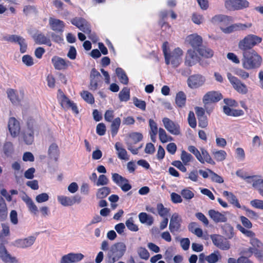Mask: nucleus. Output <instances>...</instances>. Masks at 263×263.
Segmentation results:
<instances>
[{
  "label": "nucleus",
  "instance_id": "f257e3e1",
  "mask_svg": "<svg viewBox=\"0 0 263 263\" xmlns=\"http://www.w3.org/2000/svg\"><path fill=\"white\" fill-rule=\"evenodd\" d=\"M261 57L254 50L242 51V66L247 70L258 68L261 63Z\"/></svg>",
  "mask_w": 263,
  "mask_h": 263
},
{
  "label": "nucleus",
  "instance_id": "f03ea898",
  "mask_svg": "<svg viewBox=\"0 0 263 263\" xmlns=\"http://www.w3.org/2000/svg\"><path fill=\"white\" fill-rule=\"evenodd\" d=\"M126 245L122 242L114 243L111 246L107 255V263H115L119 260L125 254Z\"/></svg>",
  "mask_w": 263,
  "mask_h": 263
},
{
  "label": "nucleus",
  "instance_id": "7ed1b4c3",
  "mask_svg": "<svg viewBox=\"0 0 263 263\" xmlns=\"http://www.w3.org/2000/svg\"><path fill=\"white\" fill-rule=\"evenodd\" d=\"M262 41L261 37L254 34H248L240 40L238 44V48L243 51H249L258 45Z\"/></svg>",
  "mask_w": 263,
  "mask_h": 263
},
{
  "label": "nucleus",
  "instance_id": "20e7f679",
  "mask_svg": "<svg viewBox=\"0 0 263 263\" xmlns=\"http://www.w3.org/2000/svg\"><path fill=\"white\" fill-rule=\"evenodd\" d=\"M142 135L138 132H133L129 134L125 139V143L127 149L134 155L138 153L139 150L142 147V145L138 148H134V144H137L142 140Z\"/></svg>",
  "mask_w": 263,
  "mask_h": 263
},
{
  "label": "nucleus",
  "instance_id": "39448f33",
  "mask_svg": "<svg viewBox=\"0 0 263 263\" xmlns=\"http://www.w3.org/2000/svg\"><path fill=\"white\" fill-rule=\"evenodd\" d=\"M183 53L180 48H175L164 57L166 64H171L174 68L177 67L182 62Z\"/></svg>",
  "mask_w": 263,
  "mask_h": 263
},
{
  "label": "nucleus",
  "instance_id": "423d86ee",
  "mask_svg": "<svg viewBox=\"0 0 263 263\" xmlns=\"http://www.w3.org/2000/svg\"><path fill=\"white\" fill-rule=\"evenodd\" d=\"M58 99L62 108L65 109H71L73 112L78 114V109L76 104L70 101L61 90H58Z\"/></svg>",
  "mask_w": 263,
  "mask_h": 263
},
{
  "label": "nucleus",
  "instance_id": "0eeeda50",
  "mask_svg": "<svg viewBox=\"0 0 263 263\" xmlns=\"http://www.w3.org/2000/svg\"><path fill=\"white\" fill-rule=\"evenodd\" d=\"M36 239V235H30L26 238H18L15 240L12 245L14 247L21 249H27L31 247Z\"/></svg>",
  "mask_w": 263,
  "mask_h": 263
},
{
  "label": "nucleus",
  "instance_id": "6e6552de",
  "mask_svg": "<svg viewBox=\"0 0 263 263\" xmlns=\"http://www.w3.org/2000/svg\"><path fill=\"white\" fill-rule=\"evenodd\" d=\"M224 6L231 11L240 10L248 7L249 2L246 0H226Z\"/></svg>",
  "mask_w": 263,
  "mask_h": 263
},
{
  "label": "nucleus",
  "instance_id": "1a4fd4ad",
  "mask_svg": "<svg viewBox=\"0 0 263 263\" xmlns=\"http://www.w3.org/2000/svg\"><path fill=\"white\" fill-rule=\"evenodd\" d=\"M210 238L213 243L218 248L222 250H228L230 248V242L223 236L219 234H212Z\"/></svg>",
  "mask_w": 263,
  "mask_h": 263
},
{
  "label": "nucleus",
  "instance_id": "9d476101",
  "mask_svg": "<svg viewBox=\"0 0 263 263\" xmlns=\"http://www.w3.org/2000/svg\"><path fill=\"white\" fill-rule=\"evenodd\" d=\"M112 181L124 192H126L132 189V185L128 180L117 173H112Z\"/></svg>",
  "mask_w": 263,
  "mask_h": 263
},
{
  "label": "nucleus",
  "instance_id": "9b49d317",
  "mask_svg": "<svg viewBox=\"0 0 263 263\" xmlns=\"http://www.w3.org/2000/svg\"><path fill=\"white\" fill-rule=\"evenodd\" d=\"M227 77L234 88L238 92L241 94H246L248 92L247 86L237 78L232 76L231 73H228Z\"/></svg>",
  "mask_w": 263,
  "mask_h": 263
},
{
  "label": "nucleus",
  "instance_id": "f8f14e48",
  "mask_svg": "<svg viewBox=\"0 0 263 263\" xmlns=\"http://www.w3.org/2000/svg\"><path fill=\"white\" fill-rule=\"evenodd\" d=\"M6 93L8 98L14 104H18L24 97V91L22 90L9 88L7 90Z\"/></svg>",
  "mask_w": 263,
  "mask_h": 263
},
{
  "label": "nucleus",
  "instance_id": "ddd939ff",
  "mask_svg": "<svg viewBox=\"0 0 263 263\" xmlns=\"http://www.w3.org/2000/svg\"><path fill=\"white\" fill-rule=\"evenodd\" d=\"M8 128L10 135L15 138L19 135L21 132L20 122L14 117H10L8 121Z\"/></svg>",
  "mask_w": 263,
  "mask_h": 263
},
{
  "label": "nucleus",
  "instance_id": "4468645a",
  "mask_svg": "<svg viewBox=\"0 0 263 263\" xmlns=\"http://www.w3.org/2000/svg\"><path fill=\"white\" fill-rule=\"evenodd\" d=\"M205 80L206 79L204 76L195 74L190 76L187 79V83L189 87L195 89L202 86Z\"/></svg>",
  "mask_w": 263,
  "mask_h": 263
},
{
  "label": "nucleus",
  "instance_id": "2eb2a0df",
  "mask_svg": "<svg viewBox=\"0 0 263 263\" xmlns=\"http://www.w3.org/2000/svg\"><path fill=\"white\" fill-rule=\"evenodd\" d=\"M71 23L84 33L86 34L90 33L91 31L90 25L84 18L75 17L71 20Z\"/></svg>",
  "mask_w": 263,
  "mask_h": 263
},
{
  "label": "nucleus",
  "instance_id": "dca6fc26",
  "mask_svg": "<svg viewBox=\"0 0 263 263\" xmlns=\"http://www.w3.org/2000/svg\"><path fill=\"white\" fill-rule=\"evenodd\" d=\"M162 122L165 129L171 134L179 135L180 134V128L179 124L175 123L168 118H164Z\"/></svg>",
  "mask_w": 263,
  "mask_h": 263
},
{
  "label": "nucleus",
  "instance_id": "f3484780",
  "mask_svg": "<svg viewBox=\"0 0 263 263\" xmlns=\"http://www.w3.org/2000/svg\"><path fill=\"white\" fill-rule=\"evenodd\" d=\"M84 257V256L80 253H69L62 256L60 263H77Z\"/></svg>",
  "mask_w": 263,
  "mask_h": 263
},
{
  "label": "nucleus",
  "instance_id": "a211bd4d",
  "mask_svg": "<svg viewBox=\"0 0 263 263\" xmlns=\"http://www.w3.org/2000/svg\"><path fill=\"white\" fill-rule=\"evenodd\" d=\"M228 212H219L215 210H210L208 211V215L209 217L216 223L218 222H226L227 220Z\"/></svg>",
  "mask_w": 263,
  "mask_h": 263
},
{
  "label": "nucleus",
  "instance_id": "6ab92c4d",
  "mask_svg": "<svg viewBox=\"0 0 263 263\" xmlns=\"http://www.w3.org/2000/svg\"><path fill=\"white\" fill-rule=\"evenodd\" d=\"M222 98L221 94L218 91H211L207 92L203 97V103L205 105L219 101Z\"/></svg>",
  "mask_w": 263,
  "mask_h": 263
},
{
  "label": "nucleus",
  "instance_id": "aec40b11",
  "mask_svg": "<svg viewBox=\"0 0 263 263\" xmlns=\"http://www.w3.org/2000/svg\"><path fill=\"white\" fill-rule=\"evenodd\" d=\"M182 221L180 216L177 213H174L170 219L169 229L172 233L179 231Z\"/></svg>",
  "mask_w": 263,
  "mask_h": 263
},
{
  "label": "nucleus",
  "instance_id": "412c9836",
  "mask_svg": "<svg viewBox=\"0 0 263 263\" xmlns=\"http://www.w3.org/2000/svg\"><path fill=\"white\" fill-rule=\"evenodd\" d=\"M34 130L32 126L28 124L23 131L22 136L24 141L26 144H31L34 141Z\"/></svg>",
  "mask_w": 263,
  "mask_h": 263
},
{
  "label": "nucleus",
  "instance_id": "4be33fe9",
  "mask_svg": "<svg viewBox=\"0 0 263 263\" xmlns=\"http://www.w3.org/2000/svg\"><path fill=\"white\" fill-rule=\"evenodd\" d=\"M0 257L5 263H17V260L7 251L3 243L0 244Z\"/></svg>",
  "mask_w": 263,
  "mask_h": 263
},
{
  "label": "nucleus",
  "instance_id": "5701e85b",
  "mask_svg": "<svg viewBox=\"0 0 263 263\" xmlns=\"http://www.w3.org/2000/svg\"><path fill=\"white\" fill-rule=\"evenodd\" d=\"M199 58L195 51L193 49H189L185 55V64L189 66H192L198 62Z\"/></svg>",
  "mask_w": 263,
  "mask_h": 263
},
{
  "label": "nucleus",
  "instance_id": "b1692460",
  "mask_svg": "<svg viewBox=\"0 0 263 263\" xmlns=\"http://www.w3.org/2000/svg\"><path fill=\"white\" fill-rule=\"evenodd\" d=\"M49 24L51 29L56 32H63L65 27L63 21L53 17L49 18Z\"/></svg>",
  "mask_w": 263,
  "mask_h": 263
},
{
  "label": "nucleus",
  "instance_id": "393cba45",
  "mask_svg": "<svg viewBox=\"0 0 263 263\" xmlns=\"http://www.w3.org/2000/svg\"><path fill=\"white\" fill-rule=\"evenodd\" d=\"M115 148L117 151L118 157L121 160H128L129 156L126 150L123 147L121 142H117L115 144Z\"/></svg>",
  "mask_w": 263,
  "mask_h": 263
},
{
  "label": "nucleus",
  "instance_id": "a878e982",
  "mask_svg": "<svg viewBox=\"0 0 263 263\" xmlns=\"http://www.w3.org/2000/svg\"><path fill=\"white\" fill-rule=\"evenodd\" d=\"M52 63L56 69H66L68 66V61L58 57H53L51 59Z\"/></svg>",
  "mask_w": 263,
  "mask_h": 263
},
{
  "label": "nucleus",
  "instance_id": "bb28decb",
  "mask_svg": "<svg viewBox=\"0 0 263 263\" xmlns=\"http://www.w3.org/2000/svg\"><path fill=\"white\" fill-rule=\"evenodd\" d=\"M22 199L26 204L30 212L34 215H36L38 212V209L31 198L27 195H24L22 196Z\"/></svg>",
  "mask_w": 263,
  "mask_h": 263
},
{
  "label": "nucleus",
  "instance_id": "cd10ccee",
  "mask_svg": "<svg viewBox=\"0 0 263 263\" xmlns=\"http://www.w3.org/2000/svg\"><path fill=\"white\" fill-rule=\"evenodd\" d=\"M75 197H68L64 195H59L57 197L58 202L63 206H69L76 202Z\"/></svg>",
  "mask_w": 263,
  "mask_h": 263
},
{
  "label": "nucleus",
  "instance_id": "c85d7f7f",
  "mask_svg": "<svg viewBox=\"0 0 263 263\" xmlns=\"http://www.w3.org/2000/svg\"><path fill=\"white\" fill-rule=\"evenodd\" d=\"M186 41L194 48L199 47L202 42L201 37L196 34H193L187 36Z\"/></svg>",
  "mask_w": 263,
  "mask_h": 263
},
{
  "label": "nucleus",
  "instance_id": "c756f323",
  "mask_svg": "<svg viewBox=\"0 0 263 263\" xmlns=\"http://www.w3.org/2000/svg\"><path fill=\"white\" fill-rule=\"evenodd\" d=\"M250 243L251 247L250 248L249 250L252 254L261 250L263 248V243L255 237L250 239Z\"/></svg>",
  "mask_w": 263,
  "mask_h": 263
},
{
  "label": "nucleus",
  "instance_id": "7c9ffc66",
  "mask_svg": "<svg viewBox=\"0 0 263 263\" xmlns=\"http://www.w3.org/2000/svg\"><path fill=\"white\" fill-rule=\"evenodd\" d=\"M222 195L224 197L227 198L230 203L234 206L238 208H242L236 197L232 193L224 191L223 192Z\"/></svg>",
  "mask_w": 263,
  "mask_h": 263
},
{
  "label": "nucleus",
  "instance_id": "2f4dec72",
  "mask_svg": "<svg viewBox=\"0 0 263 263\" xmlns=\"http://www.w3.org/2000/svg\"><path fill=\"white\" fill-rule=\"evenodd\" d=\"M138 217L140 222L142 224L151 226L154 222L153 217L151 215L147 214L146 213L142 212L139 213Z\"/></svg>",
  "mask_w": 263,
  "mask_h": 263
},
{
  "label": "nucleus",
  "instance_id": "473e14b6",
  "mask_svg": "<svg viewBox=\"0 0 263 263\" xmlns=\"http://www.w3.org/2000/svg\"><path fill=\"white\" fill-rule=\"evenodd\" d=\"M200 153L202 160L199 161L201 163L204 164L205 162H207L211 164H215V162L212 159L208 152L204 148H200Z\"/></svg>",
  "mask_w": 263,
  "mask_h": 263
},
{
  "label": "nucleus",
  "instance_id": "72a5a7b5",
  "mask_svg": "<svg viewBox=\"0 0 263 263\" xmlns=\"http://www.w3.org/2000/svg\"><path fill=\"white\" fill-rule=\"evenodd\" d=\"M149 125L151 128L149 132L151 139L153 142H155L156 141V135L158 133L157 123L153 119H149Z\"/></svg>",
  "mask_w": 263,
  "mask_h": 263
},
{
  "label": "nucleus",
  "instance_id": "f704fd0d",
  "mask_svg": "<svg viewBox=\"0 0 263 263\" xmlns=\"http://www.w3.org/2000/svg\"><path fill=\"white\" fill-rule=\"evenodd\" d=\"M116 73L120 82L124 85L128 83V78L124 70L121 68H117L116 69Z\"/></svg>",
  "mask_w": 263,
  "mask_h": 263
},
{
  "label": "nucleus",
  "instance_id": "c9c22d12",
  "mask_svg": "<svg viewBox=\"0 0 263 263\" xmlns=\"http://www.w3.org/2000/svg\"><path fill=\"white\" fill-rule=\"evenodd\" d=\"M223 234L229 239H231L234 235L233 228L228 223L221 226Z\"/></svg>",
  "mask_w": 263,
  "mask_h": 263
},
{
  "label": "nucleus",
  "instance_id": "e433bc0d",
  "mask_svg": "<svg viewBox=\"0 0 263 263\" xmlns=\"http://www.w3.org/2000/svg\"><path fill=\"white\" fill-rule=\"evenodd\" d=\"M230 20V18L228 16L217 15L212 18L211 22L214 24H219L220 27L223 23H224Z\"/></svg>",
  "mask_w": 263,
  "mask_h": 263
},
{
  "label": "nucleus",
  "instance_id": "4c0bfd02",
  "mask_svg": "<svg viewBox=\"0 0 263 263\" xmlns=\"http://www.w3.org/2000/svg\"><path fill=\"white\" fill-rule=\"evenodd\" d=\"M121 124V119L120 118L117 117L115 118L111 122L110 126L111 134L112 137L115 136L119 129Z\"/></svg>",
  "mask_w": 263,
  "mask_h": 263
},
{
  "label": "nucleus",
  "instance_id": "58836bf2",
  "mask_svg": "<svg viewBox=\"0 0 263 263\" xmlns=\"http://www.w3.org/2000/svg\"><path fill=\"white\" fill-rule=\"evenodd\" d=\"M212 154L217 161H223L227 156V153L223 150L213 149L212 151Z\"/></svg>",
  "mask_w": 263,
  "mask_h": 263
},
{
  "label": "nucleus",
  "instance_id": "ea45409f",
  "mask_svg": "<svg viewBox=\"0 0 263 263\" xmlns=\"http://www.w3.org/2000/svg\"><path fill=\"white\" fill-rule=\"evenodd\" d=\"M158 134L159 139L162 143H166L173 140V138L171 136L168 135L165 130L162 128H159L158 130Z\"/></svg>",
  "mask_w": 263,
  "mask_h": 263
},
{
  "label": "nucleus",
  "instance_id": "a19ab883",
  "mask_svg": "<svg viewBox=\"0 0 263 263\" xmlns=\"http://www.w3.org/2000/svg\"><path fill=\"white\" fill-rule=\"evenodd\" d=\"M223 111L227 115L235 117L240 116L243 114V111L242 110L233 109L228 106H223Z\"/></svg>",
  "mask_w": 263,
  "mask_h": 263
},
{
  "label": "nucleus",
  "instance_id": "79ce46f5",
  "mask_svg": "<svg viewBox=\"0 0 263 263\" xmlns=\"http://www.w3.org/2000/svg\"><path fill=\"white\" fill-rule=\"evenodd\" d=\"M176 103L179 107H182L185 105L186 101V96L182 91H180L177 93L176 97Z\"/></svg>",
  "mask_w": 263,
  "mask_h": 263
},
{
  "label": "nucleus",
  "instance_id": "37998d69",
  "mask_svg": "<svg viewBox=\"0 0 263 263\" xmlns=\"http://www.w3.org/2000/svg\"><path fill=\"white\" fill-rule=\"evenodd\" d=\"M7 208L4 199L0 197V219H5L7 216Z\"/></svg>",
  "mask_w": 263,
  "mask_h": 263
},
{
  "label": "nucleus",
  "instance_id": "c03bdc74",
  "mask_svg": "<svg viewBox=\"0 0 263 263\" xmlns=\"http://www.w3.org/2000/svg\"><path fill=\"white\" fill-rule=\"evenodd\" d=\"M261 177L259 176H247L245 179V181L249 184H251L253 187L256 189L258 185Z\"/></svg>",
  "mask_w": 263,
  "mask_h": 263
},
{
  "label": "nucleus",
  "instance_id": "a18cd8bd",
  "mask_svg": "<svg viewBox=\"0 0 263 263\" xmlns=\"http://www.w3.org/2000/svg\"><path fill=\"white\" fill-rule=\"evenodd\" d=\"M119 98L121 101L127 102L130 99V90L127 87H124L119 93Z\"/></svg>",
  "mask_w": 263,
  "mask_h": 263
},
{
  "label": "nucleus",
  "instance_id": "49530a36",
  "mask_svg": "<svg viewBox=\"0 0 263 263\" xmlns=\"http://www.w3.org/2000/svg\"><path fill=\"white\" fill-rule=\"evenodd\" d=\"M180 159L184 165H187L194 159V158L190 154L182 150L180 155Z\"/></svg>",
  "mask_w": 263,
  "mask_h": 263
},
{
  "label": "nucleus",
  "instance_id": "de8ad7c7",
  "mask_svg": "<svg viewBox=\"0 0 263 263\" xmlns=\"http://www.w3.org/2000/svg\"><path fill=\"white\" fill-rule=\"evenodd\" d=\"M110 190L109 187L104 186L98 190L96 193V197L99 199L105 198L110 193Z\"/></svg>",
  "mask_w": 263,
  "mask_h": 263
},
{
  "label": "nucleus",
  "instance_id": "09e8293b",
  "mask_svg": "<svg viewBox=\"0 0 263 263\" xmlns=\"http://www.w3.org/2000/svg\"><path fill=\"white\" fill-rule=\"evenodd\" d=\"M198 51L200 55L206 58H211L213 55V51L211 49L205 47L200 48Z\"/></svg>",
  "mask_w": 263,
  "mask_h": 263
},
{
  "label": "nucleus",
  "instance_id": "8fccbe9b",
  "mask_svg": "<svg viewBox=\"0 0 263 263\" xmlns=\"http://www.w3.org/2000/svg\"><path fill=\"white\" fill-rule=\"evenodd\" d=\"M36 42L40 44H46L49 46H51L50 40L45 36L44 34H39L35 37Z\"/></svg>",
  "mask_w": 263,
  "mask_h": 263
},
{
  "label": "nucleus",
  "instance_id": "3c124183",
  "mask_svg": "<svg viewBox=\"0 0 263 263\" xmlns=\"http://www.w3.org/2000/svg\"><path fill=\"white\" fill-rule=\"evenodd\" d=\"M2 229L0 232V240L4 241L5 237L9 236L10 229L9 227L5 223L2 224Z\"/></svg>",
  "mask_w": 263,
  "mask_h": 263
},
{
  "label": "nucleus",
  "instance_id": "603ef678",
  "mask_svg": "<svg viewBox=\"0 0 263 263\" xmlns=\"http://www.w3.org/2000/svg\"><path fill=\"white\" fill-rule=\"evenodd\" d=\"M237 228L243 234H244L247 237H250V239H252V238H254L255 237V233L250 230H247V229L243 227L240 224H238L237 226Z\"/></svg>",
  "mask_w": 263,
  "mask_h": 263
},
{
  "label": "nucleus",
  "instance_id": "864d4df0",
  "mask_svg": "<svg viewBox=\"0 0 263 263\" xmlns=\"http://www.w3.org/2000/svg\"><path fill=\"white\" fill-rule=\"evenodd\" d=\"M125 224L128 229L131 231L137 232L139 230L138 227L134 223V221L132 217L126 220Z\"/></svg>",
  "mask_w": 263,
  "mask_h": 263
},
{
  "label": "nucleus",
  "instance_id": "5fc2aeb1",
  "mask_svg": "<svg viewBox=\"0 0 263 263\" xmlns=\"http://www.w3.org/2000/svg\"><path fill=\"white\" fill-rule=\"evenodd\" d=\"M82 98L87 103L92 104L95 102L94 98L92 94L88 91H83L81 93Z\"/></svg>",
  "mask_w": 263,
  "mask_h": 263
},
{
  "label": "nucleus",
  "instance_id": "6e6d98bb",
  "mask_svg": "<svg viewBox=\"0 0 263 263\" xmlns=\"http://www.w3.org/2000/svg\"><path fill=\"white\" fill-rule=\"evenodd\" d=\"M187 149L190 153H192L195 156L198 161H201L202 160L200 150H198L193 145L189 146Z\"/></svg>",
  "mask_w": 263,
  "mask_h": 263
},
{
  "label": "nucleus",
  "instance_id": "4d7b16f0",
  "mask_svg": "<svg viewBox=\"0 0 263 263\" xmlns=\"http://www.w3.org/2000/svg\"><path fill=\"white\" fill-rule=\"evenodd\" d=\"M187 149L190 153H192L195 156L198 161H201L202 160L200 150H198L193 145L189 146Z\"/></svg>",
  "mask_w": 263,
  "mask_h": 263
},
{
  "label": "nucleus",
  "instance_id": "13d9d810",
  "mask_svg": "<svg viewBox=\"0 0 263 263\" xmlns=\"http://www.w3.org/2000/svg\"><path fill=\"white\" fill-rule=\"evenodd\" d=\"M241 208L246 212V215L251 219L257 220L259 218V215L254 211L250 210L245 206Z\"/></svg>",
  "mask_w": 263,
  "mask_h": 263
},
{
  "label": "nucleus",
  "instance_id": "bf43d9fd",
  "mask_svg": "<svg viewBox=\"0 0 263 263\" xmlns=\"http://www.w3.org/2000/svg\"><path fill=\"white\" fill-rule=\"evenodd\" d=\"M180 194L184 199L190 200L194 196V193L188 188H185L181 190Z\"/></svg>",
  "mask_w": 263,
  "mask_h": 263
},
{
  "label": "nucleus",
  "instance_id": "052dcab7",
  "mask_svg": "<svg viewBox=\"0 0 263 263\" xmlns=\"http://www.w3.org/2000/svg\"><path fill=\"white\" fill-rule=\"evenodd\" d=\"M219 259V255L218 252H215L211 253L210 255L206 256L205 260L209 263H215L218 261Z\"/></svg>",
  "mask_w": 263,
  "mask_h": 263
},
{
  "label": "nucleus",
  "instance_id": "680f3d73",
  "mask_svg": "<svg viewBox=\"0 0 263 263\" xmlns=\"http://www.w3.org/2000/svg\"><path fill=\"white\" fill-rule=\"evenodd\" d=\"M157 210L159 215L162 217H165L169 212V210L166 208H164L162 203H158L157 204Z\"/></svg>",
  "mask_w": 263,
  "mask_h": 263
},
{
  "label": "nucleus",
  "instance_id": "e2e57ef3",
  "mask_svg": "<svg viewBox=\"0 0 263 263\" xmlns=\"http://www.w3.org/2000/svg\"><path fill=\"white\" fill-rule=\"evenodd\" d=\"M234 24L236 31H245L247 29L250 28L252 26V24L251 23H247L246 24L236 23Z\"/></svg>",
  "mask_w": 263,
  "mask_h": 263
},
{
  "label": "nucleus",
  "instance_id": "0e129e2a",
  "mask_svg": "<svg viewBox=\"0 0 263 263\" xmlns=\"http://www.w3.org/2000/svg\"><path fill=\"white\" fill-rule=\"evenodd\" d=\"M58 153V146L55 143H52L49 146L48 154L50 157L55 158Z\"/></svg>",
  "mask_w": 263,
  "mask_h": 263
},
{
  "label": "nucleus",
  "instance_id": "69168bd1",
  "mask_svg": "<svg viewBox=\"0 0 263 263\" xmlns=\"http://www.w3.org/2000/svg\"><path fill=\"white\" fill-rule=\"evenodd\" d=\"M187 120L190 126L192 128H195L197 125L196 120L193 111H190L188 115Z\"/></svg>",
  "mask_w": 263,
  "mask_h": 263
},
{
  "label": "nucleus",
  "instance_id": "338daca9",
  "mask_svg": "<svg viewBox=\"0 0 263 263\" xmlns=\"http://www.w3.org/2000/svg\"><path fill=\"white\" fill-rule=\"evenodd\" d=\"M109 180L104 175H101L99 176L98 180L96 182L97 186L106 185L108 183Z\"/></svg>",
  "mask_w": 263,
  "mask_h": 263
},
{
  "label": "nucleus",
  "instance_id": "774afa93",
  "mask_svg": "<svg viewBox=\"0 0 263 263\" xmlns=\"http://www.w3.org/2000/svg\"><path fill=\"white\" fill-rule=\"evenodd\" d=\"M49 199V196L46 193H41L35 197V201L39 203L46 202Z\"/></svg>",
  "mask_w": 263,
  "mask_h": 263
}]
</instances>
